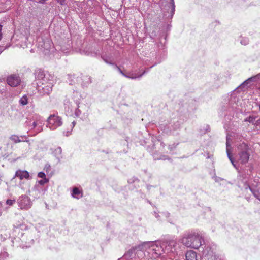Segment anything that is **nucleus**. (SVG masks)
<instances>
[{
  "mask_svg": "<svg viewBox=\"0 0 260 260\" xmlns=\"http://www.w3.org/2000/svg\"><path fill=\"white\" fill-rule=\"evenodd\" d=\"M36 78L39 80L37 89L40 94H49L54 85L53 76L47 72L39 70L36 72Z\"/></svg>",
  "mask_w": 260,
  "mask_h": 260,
  "instance_id": "obj_1",
  "label": "nucleus"
},
{
  "mask_svg": "<svg viewBox=\"0 0 260 260\" xmlns=\"http://www.w3.org/2000/svg\"><path fill=\"white\" fill-rule=\"evenodd\" d=\"M132 250L136 254L139 252H141V256L143 255L144 251H147L149 254L156 258L161 255L163 253V246H162V243L159 242H145L133 248Z\"/></svg>",
  "mask_w": 260,
  "mask_h": 260,
  "instance_id": "obj_2",
  "label": "nucleus"
},
{
  "mask_svg": "<svg viewBox=\"0 0 260 260\" xmlns=\"http://www.w3.org/2000/svg\"><path fill=\"white\" fill-rule=\"evenodd\" d=\"M181 241L187 247L198 249L204 242V239L201 232L193 231L184 234Z\"/></svg>",
  "mask_w": 260,
  "mask_h": 260,
  "instance_id": "obj_3",
  "label": "nucleus"
},
{
  "mask_svg": "<svg viewBox=\"0 0 260 260\" xmlns=\"http://www.w3.org/2000/svg\"><path fill=\"white\" fill-rule=\"evenodd\" d=\"M251 149L244 142L240 143L237 146V159L240 164H246L249 159Z\"/></svg>",
  "mask_w": 260,
  "mask_h": 260,
  "instance_id": "obj_4",
  "label": "nucleus"
},
{
  "mask_svg": "<svg viewBox=\"0 0 260 260\" xmlns=\"http://www.w3.org/2000/svg\"><path fill=\"white\" fill-rule=\"evenodd\" d=\"M203 260H221L216 254V248L214 246L205 245L202 251Z\"/></svg>",
  "mask_w": 260,
  "mask_h": 260,
  "instance_id": "obj_5",
  "label": "nucleus"
},
{
  "mask_svg": "<svg viewBox=\"0 0 260 260\" xmlns=\"http://www.w3.org/2000/svg\"><path fill=\"white\" fill-rule=\"evenodd\" d=\"M17 204L19 208L22 210H28L32 206V201L28 196L22 194L18 197Z\"/></svg>",
  "mask_w": 260,
  "mask_h": 260,
  "instance_id": "obj_6",
  "label": "nucleus"
},
{
  "mask_svg": "<svg viewBox=\"0 0 260 260\" xmlns=\"http://www.w3.org/2000/svg\"><path fill=\"white\" fill-rule=\"evenodd\" d=\"M260 79V73L256 75V76H253L251 78H248L247 80L245 81L243 83H242L237 89H236L234 91L232 92L231 95V102L236 103L238 100V98L236 96V93L239 92V91L241 89H243L244 87L248 84L250 82H254L257 81L258 80Z\"/></svg>",
  "mask_w": 260,
  "mask_h": 260,
  "instance_id": "obj_7",
  "label": "nucleus"
},
{
  "mask_svg": "<svg viewBox=\"0 0 260 260\" xmlns=\"http://www.w3.org/2000/svg\"><path fill=\"white\" fill-rule=\"evenodd\" d=\"M62 124V118L57 115H51L47 119V127L51 130L56 129Z\"/></svg>",
  "mask_w": 260,
  "mask_h": 260,
  "instance_id": "obj_8",
  "label": "nucleus"
},
{
  "mask_svg": "<svg viewBox=\"0 0 260 260\" xmlns=\"http://www.w3.org/2000/svg\"><path fill=\"white\" fill-rule=\"evenodd\" d=\"M162 246H163V253H177L179 248L176 241L173 240L163 242Z\"/></svg>",
  "mask_w": 260,
  "mask_h": 260,
  "instance_id": "obj_9",
  "label": "nucleus"
},
{
  "mask_svg": "<svg viewBox=\"0 0 260 260\" xmlns=\"http://www.w3.org/2000/svg\"><path fill=\"white\" fill-rule=\"evenodd\" d=\"M7 82L10 86L16 87L20 84L21 78L18 75L12 74L7 77Z\"/></svg>",
  "mask_w": 260,
  "mask_h": 260,
  "instance_id": "obj_10",
  "label": "nucleus"
},
{
  "mask_svg": "<svg viewBox=\"0 0 260 260\" xmlns=\"http://www.w3.org/2000/svg\"><path fill=\"white\" fill-rule=\"evenodd\" d=\"M114 67L122 76L131 79H135L136 78H140L145 73L144 71L141 74H138L134 72H129L127 74H125L116 64L114 65Z\"/></svg>",
  "mask_w": 260,
  "mask_h": 260,
  "instance_id": "obj_11",
  "label": "nucleus"
},
{
  "mask_svg": "<svg viewBox=\"0 0 260 260\" xmlns=\"http://www.w3.org/2000/svg\"><path fill=\"white\" fill-rule=\"evenodd\" d=\"M48 182L49 179L47 178H44L37 181L34 187V189L38 191L39 193L42 194H44L45 190L42 188V185Z\"/></svg>",
  "mask_w": 260,
  "mask_h": 260,
  "instance_id": "obj_12",
  "label": "nucleus"
},
{
  "mask_svg": "<svg viewBox=\"0 0 260 260\" xmlns=\"http://www.w3.org/2000/svg\"><path fill=\"white\" fill-rule=\"evenodd\" d=\"M226 153H227L228 157L229 160H230L233 166L235 168H237L236 164H235V162L234 160V158L232 157V155L231 154V146L229 143V138L228 136L226 137Z\"/></svg>",
  "mask_w": 260,
  "mask_h": 260,
  "instance_id": "obj_13",
  "label": "nucleus"
},
{
  "mask_svg": "<svg viewBox=\"0 0 260 260\" xmlns=\"http://www.w3.org/2000/svg\"><path fill=\"white\" fill-rule=\"evenodd\" d=\"M18 177L20 180H22L23 179H29V174L27 171L24 170H17L16 173L14 177Z\"/></svg>",
  "mask_w": 260,
  "mask_h": 260,
  "instance_id": "obj_14",
  "label": "nucleus"
},
{
  "mask_svg": "<svg viewBox=\"0 0 260 260\" xmlns=\"http://www.w3.org/2000/svg\"><path fill=\"white\" fill-rule=\"evenodd\" d=\"M254 186V185L253 184L252 185V186H250L249 185H248L245 186V188L246 190H247L249 188L254 196L260 201V187H259V185L256 186V187L257 188V189H255L253 188Z\"/></svg>",
  "mask_w": 260,
  "mask_h": 260,
  "instance_id": "obj_15",
  "label": "nucleus"
},
{
  "mask_svg": "<svg viewBox=\"0 0 260 260\" xmlns=\"http://www.w3.org/2000/svg\"><path fill=\"white\" fill-rule=\"evenodd\" d=\"M185 260H200L196 252L190 250H188L185 254Z\"/></svg>",
  "mask_w": 260,
  "mask_h": 260,
  "instance_id": "obj_16",
  "label": "nucleus"
},
{
  "mask_svg": "<svg viewBox=\"0 0 260 260\" xmlns=\"http://www.w3.org/2000/svg\"><path fill=\"white\" fill-rule=\"evenodd\" d=\"M70 102L69 101H66L64 103V105L66 106V107H68V111L70 110L71 111H72L74 109L75 115H76V116H79L80 115L81 112H80V110L78 109L79 107H77L76 106H74L72 105H71V106H70Z\"/></svg>",
  "mask_w": 260,
  "mask_h": 260,
  "instance_id": "obj_17",
  "label": "nucleus"
},
{
  "mask_svg": "<svg viewBox=\"0 0 260 260\" xmlns=\"http://www.w3.org/2000/svg\"><path fill=\"white\" fill-rule=\"evenodd\" d=\"M83 98L79 92L76 91L73 92L72 99L77 107H79V105Z\"/></svg>",
  "mask_w": 260,
  "mask_h": 260,
  "instance_id": "obj_18",
  "label": "nucleus"
},
{
  "mask_svg": "<svg viewBox=\"0 0 260 260\" xmlns=\"http://www.w3.org/2000/svg\"><path fill=\"white\" fill-rule=\"evenodd\" d=\"M71 195L73 198L79 199L82 197L83 192L78 188L74 187L72 190Z\"/></svg>",
  "mask_w": 260,
  "mask_h": 260,
  "instance_id": "obj_19",
  "label": "nucleus"
},
{
  "mask_svg": "<svg viewBox=\"0 0 260 260\" xmlns=\"http://www.w3.org/2000/svg\"><path fill=\"white\" fill-rule=\"evenodd\" d=\"M56 47L58 49L60 50L64 53H67L71 49L70 40L68 41V43L66 45L60 44L57 46Z\"/></svg>",
  "mask_w": 260,
  "mask_h": 260,
  "instance_id": "obj_20",
  "label": "nucleus"
},
{
  "mask_svg": "<svg viewBox=\"0 0 260 260\" xmlns=\"http://www.w3.org/2000/svg\"><path fill=\"white\" fill-rule=\"evenodd\" d=\"M33 118L35 120L32 123L33 127H35L37 125H39V124H41V117L40 115L37 114L35 115V116L33 117Z\"/></svg>",
  "mask_w": 260,
  "mask_h": 260,
  "instance_id": "obj_21",
  "label": "nucleus"
},
{
  "mask_svg": "<svg viewBox=\"0 0 260 260\" xmlns=\"http://www.w3.org/2000/svg\"><path fill=\"white\" fill-rule=\"evenodd\" d=\"M28 98L27 95H24L19 101L20 105L22 106L26 105L28 104Z\"/></svg>",
  "mask_w": 260,
  "mask_h": 260,
  "instance_id": "obj_22",
  "label": "nucleus"
},
{
  "mask_svg": "<svg viewBox=\"0 0 260 260\" xmlns=\"http://www.w3.org/2000/svg\"><path fill=\"white\" fill-rule=\"evenodd\" d=\"M61 152H62V149H61V147H58L54 150L53 153H54V155H55V156L58 159H59L61 157Z\"/></svg>",
  "mask_w": 260,
  "mask_h": 260,
  "instance_id": "obj_23",
  "label": "nucleus"
},
{
  "mask_svg": "<svg viewBox=\"0 0 260 260\" xmlns=\"http://www.w3.org/2000/svg\"><path fill=\"white\" fill-rule=\"evenodd\" d=\"M5 86V83L0 79V94H4L5 93L6 91Z\"/></svg>",
  "mask_w": 260,
  "mask_h": 260,
  "instance_id": "obj_24",
  "label": "nucleus"
},
{
  "mask_svg": "<svg viewBox=\"0 0 260 260\" xmlns=\"http://www.w3.org/2000/svg\"><path fill=\"white\" fill-rule=\"evenodd\" d=\"M255 119V117H254L253 116H249L245 119V121L249 122V123H251L254 125V123L256 122Z\"/></svg>",
  "mask_w": 260,
  "mask_h": 260,
  "instance_id": "obj_25",
  "label": "nucleus"
},
{
  "mask_svg": "<svg viewBox=\"0 0 260 260\" xmlns=\"http://www.w3.org/2000/svg\"><path fill=\"white\" fill-rule=\"evenodd\" d=\"M10 139L14 143H18L21 142V140L19 139V137L15 135H12Z\"/></svg>",
  "mask_w": 260,
  "mask_h": 260,
  "instance_id": "obj_26",
  "label": "nucleus"
},
{
  "mask_svg": "<svg viewBox=\"0 0 260 260\" xmlns=\"http://www.w3.org/2000/svg\"><path fill=\"white\" fill-rule=\"evenodd\" d=\"M249 43V40L246 37H241L240 39V43L243 45H246Z\"/></svg>",
  "mask_w": 260,
  "mask_h": 260,
  "instance_id": "obj_27",
  "label": "nucleus"
},
{
  "mask_svg": "<svg viewBox=\"0 0 260 260\" xmlns=\"http://www.w3.org/2000/svg\"><path fill=\"white\" fill-rule=\"evenodd\" d=\"M170 5L171 6V17H172L174 13L175 6L174 4V0H170Z\"/></svg>",
  "mask_w": 260,
  "mask_h": 260,
  "instance_id": "obj_28",
  "label": "nucleus"
},
{
  "mask_svg": "<svg viewBox=\"0 0 260 260\" xmlns=\"http://www.w3.org/2000/svg\"><path fill=\"white\" fill-rule=\"evenodd\" d=\"M15 202H16V200L15 199H13V200L8 199L6 201V203L9 206H12L15 203Z\"/></svg>",
  "mask_w": 260,
  "mask_h": 260,
  "instance_id": "obj_29",
  "label": "nucleus"
},
{
  "mask_svg": "<svg viewBox=\"0 0 260 260\" xmlns=\"http://www.w3.org/2000/svg\"><path fill=\"white\" fill-rule=\"evenodd\" d=\"M180 127V124L179 122H177L174 124V126L173 128H170V132L178 129Z\"/></svg>",
  "mask_w": 260,
  "mask_h": 260,
  "instance_id": "obj_30",
  "label": "nucleus"
},
{
  "mask_svg": "<svg viewBox=\"0 0 260 260\" xmlns=\"http://www.w3.org/2000/svg\"><path fill=\"white\" fill-rule=\"evenodd\" d=\"M38 177L42 179L46 178L45 174L43 172H40L38 174Z\"/></svg>",
  "mask_w": 260,
  "mask_h": 260,
  "instance_id": "obj_31",
  "label": "nucleus"
},
{
  "mask_svg": "<svg viewBox=\"0 0 260 260\" xmlns=\"http://www.w3.org/2000/svg\"><path fill=\"white\" fill-rule=\"evenodd\" d=\"M103 60H104V61L107 63V64H114L112 61L111 60H109V59H108L107 58H104V57H103Z\"/></svg>",
  "mask_w": 260,
  "mask_h": 260,
  "instance_id": "obj_32",
  "label": "nucleus"
},
{
  "mask_svg": "<svg viewBox=\"0 0 260 260\" xmlns=\"http://www.w3.org/2000/svg\"><path fill=\"white\" fill-rule=\"evenodd\" d=\"M56 1L58 3H59L61 5H63L65 4L64 0H56Z\"/></svg>",
  "mask_w": 260,
  "mask_h": 260,
  "instance_id": "obj_33",
  "label": "nucleus"
},
{
  "mask_svg": "<svg viewBox=\"0 0 260 260\" xmlns=\"http://www.w3.org/2000/svg\"><path fill=\"white\" fill-rule=\"evenodd\" d=\"M254 125L260 126V119L256 121Z\"/></svg>",
  "mask_w": 260,
  "mask_h": 260,
  "instance_id": "obj_34",
  "label": "nucleus"
},
{
  "mask_svg": "<svg viewBox=\"0 0 260 260\" xmlns=\"http://www.w3.org/2000/svg\"><path fill=\"white\" fill-rule=\"evenodd\" d=\"M2 25L1 24H0V40L2 39Z\"/></svg>",
  "mask_w": 260,
  "mask_h": 260,
  "instance_id": "obj_35",
  "label": "nucleus"
},
{
  "mask_svg": "<svg viewBox=\"0 0 260 260\" xmlns=\"http://www.w3.org/2000/svg\"><path fill=\"white\" fill-rule=\"evenodd\" d=\"M155 217L157 218H158V217H159V215L156 212H155Z\"/></svg>",
  "mask_w": 260,
  "mask_h": 260,
  "instance_id": "obj_36",
  "label": "nucleus"
},
{
  "mask_svg": "<svg viewBox=\"0 0 260 260\" xmlns=\"http://www.w3.org/2000/svg\"><path fill=\"white\" fill-rule=\"evenodd\" d=\"M72 124H73V126H75V121H73V122H72Z\"/></svg>",
  "mask_w": 260,
  "mask_h": 260,
  "instance_id": "obj_37",
  "label": "nucleus"
},
{
  "mask_svg": "<svg viewBox=\"0 0 260 260\" xmlns=\"http://www.w3.org/2000/svg\"><path fill=\"white\" fill-rule=\"evenodd\" d=\"M45 0H40L39 1L41 3H43Z\"/></svg>",
  "mask_w": 260,
  "mask_h": 260,
  "instance_id": "obj_38",
  "label": "nucleus"
},
{
  "mask_svg": "<svg viewBox=\"0 0 260 260\" xmlns=\"http://www.w3.org/2000/svg\"><path fill=\"white\" fill-rule=\"evenodd\" d=\"M155 159H159V158H155ZM160 159H162V158H160Z\"/></svg>",
  "mask_w": 260,
  "mask_h": 260,
  "instance_id": "obj_39",
  "label": "nucleus"
}]
</instances>
